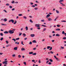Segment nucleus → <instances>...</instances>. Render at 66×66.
Here are the masks:
<instances>
[{
    "mask_svg": "<svg viewBox=\"0 0 66 66\" xmlns=\"http://www.w3.org/2000/svg\"><path fill=\"white\" fill-rule=\"evenodd\" d=\"M15 44H17L18 45H19V42L17 43V42H15Z\"/></svg>",
    "mask_w": 66,
    "mask_h": 66,
    "instance_id": "nucleus-23",
    "label": "nucleus"
},
{
    "mask_svg": "<svg viewBox=\"0 0 66 66\" xmlns=\"http://www.w3.org/2000/svg\"><path fill=\"white\" fill-rule=\"evenodd\" d=\"M52 49V47H50V49H49V50H51Z\"/></svg>",
    "mask_w": 66,
    "mask_h": 66,
    "instance_id": "nucleus-40",
    "label": "nucleus"
},
{
    "mask_svg": "<svg viewBox=\"0 0 66 66\" xmlns=\"http://www.w3.org/2000/svg\"><path fill=\"white\" fill-rule=\"evenodd\" d=\"M57 17L55 19H54V21H56V19H57Z\"/></svg>",
    "mask_w": 66,
    "mask_h": 66,
    "instance_id": "nucleus-58",
    "label": "nucleus"
},
{
    "mask_svg": "<svg viewBox=\"0 0 66 66\" xmlns=\"http://www.w3.org/2000/svg\"><path fill=\"white\" fill-rule=\"evenodd\" d=\"M30 36L31 37H33L35 36V35L34 34H31L30 35Z\"/></svg>",
    "mask_w": 66,
    "mask_h": 66,
    "instance_id": "nucleus-5",
    "label": "nucleus"
},
{
    "mask_svg": "<svg viewBox=\"0 0 66 66\" xmlns=\"http://www.w3.org/2000/svg\"><path fill=\"white\" fill-rule=\"evenodd\" d=\"M23 36H24V37H25L26 36V34L24 33H23Z\"/></svg>",
    "mask_w": 66,
    "mask_h": 66,
    "instance_id": "nucleus-27",
    "label": "nucleus"
},
{
    "mask_svg": "<svg viewBox=\"0 0 66 66\" xmlns=\"http://www.w3.org/2000/svg\"><path fill=\"white\" fill-rule=\"evenodd\" d=\"M37 29L38 30H40V28L39 27H38L37 28Z\"/></svg>",
    "mask_w": 66,
    "mask_h": 66,
    "instance_id": "nucleus-46",
    "label": "nucleus"
},
{
    "mask_svg": "<svg viewBox=\"0 0 66 66\" xmlns=\"http://www.w3.org/2000/svg\"><path fill=\"white\" fill-rule=\"evenodd\" d=\"M50 47H51V46H47V49H49L50 48Z\"/></svg>",
    "mask_w": 66,
    "mask_h": 66,
    "instance_id": "nucleus-18",
    "label": "nucleus"
},
{
    "mask_svg": "<svg viewBox=\"0 0 66 66\" xmlns=\"http://www.w3.org/2000/svg\"><path fill=\"white\" fill-rule=\"evenodd\" d=\"M18 15L19 16H22V14H19Z\"/></svg>",
    "mask_w": 66,
    "mask_h": 66,
    "instance_id": "nucleus-42",
    "label": "nucleus"
},
{
    "mask_svg": "<svg viewBox=\"0 0 66 66\" xmlns=\"http://www.w3.org/2000/svg\"><path fill=\"white\" fill-rule=\"evenodd\" d=\"M63 39H66V37H64L63 38Z\"/></svg>",
    "mask_w": 66,
    "mask_h": 66,
    "instance_id": "nucleus-38",
    "label": "nucleus"
},
{
    "mask_svg": "<svg viewBox=\"0 0 66 66\" xmlns=\"http://www.w3.org/2000/svg\"><path fill=\"white\" fill-rule=\"evenodd\" d=\"M32 42L34 43H36V41L35 40H34Z\"/></svg>",
    "mask_w": 66,
    "mask_h": 66,
    "instance_id": "nucleus-17",
    "label": "nucleus"
},
{
    "mask_svg": "<svg viewBox=\"0 0 66 66\" xmlns=\"http://www.w3.org/2000/svg\"><path fill=\"white\" fill-rule=\"evenodd\" d=\"M3 11H4V12H5V13H7V12L6 11V10H4Z\"/></svg>",
    "mask_w": 66,
    "mask_h": 66,
    "instance_id": "nucleus-35",
    "label": "nucleus"
},
{
    "mask_svg": "<svg viewBox=\"0 0 66 66\" xmlns=\"http://www.w3.org/2000/svg\"><path fill=\"white\" fill-rule=\"evenodd\" d=\"M56 31H60V29L58 28L55 30Z\"/></svg>",
    "mask_w": 66,
    "mask_h": 66,
    "instance_id": "nucleus-20",
    "label": "nucleus"
},
{
    "mask_svg": "<svg viewBox=\"0 0 66 66\" xmlns=\"http://www.w3.org/2000/svg\"><path fill=\"white\" fill-rule=\"evenodd\" d=\"M62 1H63V0H60L59 1V3H61L62 2Z\"/></svg>",
    "mask_w": 66,
    "mask_h": 66,
    "instance_id": "nucleus-22",
    "label": "nucleus"
},
{
    "mask_svg": "<svg viewBox=\"0 0 66 66\" xmlns=\"http://www.w3.org/2000/svg\"><path fill=\"white\" fill-rule=\"evenodd\" d=\"M3 38L2 37L1 38L0 40H3Z\"/></svg>",
    "mask_w": 66,
    "mask_h": 66,
    "instance_id": "nucleus-33",
    "label": "nucleus"
},
{
    "mask_svg": "<svg viewBox=\"0 0 66 66\" xmlns=\"http://www.w3.org/2000/svg\"><path fill=\"white\" fill-rule=\"evenodd\" d=\"M6 5L7 6H9V5H10V4H9V3H7L6 4Z\"/></svg>",
    "mask_w": 66,
    "mask_h": 66,
    "instance_id": "nucleus-41",
    "label": "nucleus"
},
{
    "mask_svg": "<svg viewBox=\"0 0 66 66\" xmlns=\"http://www.w3.org/2000/svg\"><path fill=\"white\" fill-rule=\"evenodd\" d=\"M50 53H51L52 54H53V52H52V51H51L50 52Z\"/></svg>",
    "mask_w": 66,
    "mask_h": 66,
    "instance_id": "nucleus-51",
    "label": "nucleus"
},
{
    "mask_svg": "<svg viewBox=\"0 0 66 66\" xmlns=\"http://www.w3.org/2000/svg\"><path fill=\"white\" fill-rule=\"evenodd\" d=\"M4 34H8L9 32L7 31H5L4 32Z\"/></svg>",
    "mask_w": 66,
    "mask_h": 66,
    "instance_id": "nucleus-6",
    "label": "nucleus"
},
{
    "mask_svg": "<svg viewBox=\"0 0 66 66\" xmlns=\"http://www.w3.org/2000/svg\"><path fill=\"white\" fill-rule=\"evenodd\" d=\"M35 26L36 27H40V24H35Z\"/></svg>",
    "mask_w": 66,
    "mask_h": 66,
    "instance_id": "nucleus-3",
    "label": "nucleus"
},
{
    "mask_svg": "<svg viewBox=\"0 0 66 66\" xmlns=\"http://www.w3.org/2000/svg\"><path fill=\"white\" fill-rule=\"evenodd\" d=\"M13 4V3H15V2H14V1H13L12 2H11Z\"/></svg>",
    "mask_w": 66,
    "mask_h": 66,
    "instance_id": "nucleus-47",
    "label": "nucleus"
},
{
    "mask_svg": "<svg viewBox=\"0 0 66 66\" xmlns=\"http://www.w3.org/2000/svg\"><path fill=\"white\" fill-rule=\"evenodd\" d=\"M23 64H24L25 65H27V63H26V62H23Z\"/></svg>",
    "mask_w": 66,
    "mask_h": 66,
    "instance_id": "nucleus-36",
    "label": "nucleus"
},
{
    "mask_svg": "<svg viewBox=\"0 0 66 66\" xmlns=\"http://www.w3.org/2000/svg\"><path fill=\"white\" fill-rule=\"evenodd\" d=\"M56 12L57 14H59V13H60V12H59V11H58L57 10H56Z\"/></svg>",
    "mask_w": 66,
    "mask_h": 66,
    "instance_id": "nucleus-11",
    "label": "nucleus"
},
{
    "mask_svg": "<svg viewBox=\"0 0 66 66\" xmlns=\"http://www.w3.org/2000/svg\"><path fill=\"white\" fill-rule=\"evenodd\" d=\"M33 52H31L29 53V54H33Z\"/></svg>",
    "mask_w": 66,
    "mask_h": 66,
    "instance_id": "nucleus-15",
    "label": "nucleus"
},
{
    "mask_svg": "<svg viewBox=\"0 0 66 66\" xmlns=\"http://www.w3.org/2000/svg\"><path fill=\"white\" fill-rule=\"evenodd\" d=\"M31 6L32 7H35V5H32Z\"/></svg>",
    "mask_w": 66,
    "mask_h": 66,
    "instance_id": "nucleus-61",
    "label": "nucleus"
},
{
    "mask_svg": "<svg viewBox=\"0 0 66 66\" xmlns=\"http://www.w3.org/2000/svg\"><path fill=\"white\" fill-rule=\"evenodd\" d=\"M22 34V33H20L19 35V36H21V35Z\"/></svg>",
    "mask_w": 66,
    "mask_h": 66,
    "instance_id": "nucleus-49",
    "label": "nucleus"
},
{
    "mask_svg": "<svg viewBox=\"0 0 66 66\" xmlns=\"http://www.w3.org/2000/svg\"><path fill=\"white\" fill-rule=\"evenodd\" d=\"M15 54H13L12 56H13V57H15Z\"/></svg>",
    "mask_w": 66,
    "mask_h": 66,
    "instance_id": "nucleus-50",
    "label": "nucleus"
},
{
    "mask_svg": "<svg viewBox=\"0 0 66 66\" xmlns=\"http://www.w3.org/2000/svg\"><path fill=\"white\" fill-rule=\"evenodd\" d=\"M23 18H24V19H27V18L26 17V16H24L23 17Z\"/></svg>",
    "mask_w": 66,
    "mask_h": 66,
    "instance_id": "nucleus-34",
    "label": "nucleus"
},
{
    "mask_svg": "<svg viewBox=\"0 0 66 66\" xmlns=\"http://www.w3.org/2000/svg\"><path fill=\"white\" fill-rule=\"evenodd\" d=\"M56 36H58V37H59V36H60V35L57 34L56 35Z\"/></svg>",
    "mask_w": 66,
    "mask_h": 66,
    "instance_id": "nucleus-12",
    "label": "nucleus"
},
{
    "mask_svg": "<svg viewBox=\"0 0 66 66\" xmlns=\"http://www.w3.org/2000/svg\"><path fill=\"white\" fill-rule=\"evenodd\" d=\"M38 9V8L37 7V8H35V10H37Z\"/></svg>",
    "mask_w": 66,
    "mask_h": 66,
    "instance_id": "nucleus-45",
    "label": "nucleus"
},
{
    "mask_svg": "<svg viewBox=\"0 0 66 66\" xmlns=\"http://www.w3.org/2000/svg\"><path fill=\"white\" fill-rule=\"evenodd\" d=\"M9 7L10 9H12V7L11 6H9Z\"/></svg>",
    "mask_w": 66,
    "mask_h": 66,
    "instance_id": "nucleus-55",
    "label": "nucleus"
},
{
    "mask_svg": "<svg viewBox=\"0 0 66 66\" xmlns=\"http://www.w3.org/2000/svg\"><path fill=\"white\" fill-rule=\"evenodd\" d=\"M29 45H32V42H30L29 43Z\"/></svg>",
    "mask_w": 66,
    "mask_h": 66,
    "instance_id": "nucleus-43",
    "label": "nucleus"
},
{
    "mask_svg": "<svg viewBox=\"0 0 66 66\" xmlns=\"http://www.w3.org/2000/svg\"><path fill=\"white\" fill-rule=\"evenodd\" d=\"M65 32H64V31H63L62 33V34H65Z\"/></svg>",
    "mask_w": 66,
    "mask_h": 66,
    "instance_id": "nucleus-29",
    "label": "nucleus"
},
{
    "mask_svg": "<svg viewBox=\"0 0 66 66\" xmlns=\"http://www.w3.org/2000/svg\"><path fill=\"white\" fill-rule=\"evenodd\" d=\"M48 21H51V20H52V19H51V18H48Z\"/></svg>",
    "mask_w": 66,
    "mask_h": 66,
    "instance_id": "nucleus-7",
    "label": "nucleus"
},
{
    "mask_svg": "<svg viewBox=\"0 0 66 66\" xmlns=\"http://www.w3.org/2000/svg\"><path fill=\"white\" fill-rule=\"evenodd\" d=\"M29 21L30 22H31V23H33V22L31 20H30Z\"/></svg>",
    "mask_w": 66,
    "mask_h": 66,
    "instance_id": "nucleus-21",
    "label": "nucleus"
},
{
    "mask_svg": "<svg viewBox=\"0 0 66 66\" xmlns=\"http://www.w3.org/2000/svg\"><path fill=\"white\" fill-rule=\"evenodd\" d=\"M12 22V23H14V20L13 19H11V20H9V22Z\"/></svg>",
    "mask_w": 66,
    "mask_h": 66,
    "instance_id": "nucleus-2",
    "label": "nucleus"
},
{
    "mask_svg": "<svg viewBox=\"0 0 66 66\" xmlns=\"http://www.w3.org/2000/svg\"><path fill=\"white\" fill-rule=\"evenodd\" d=\"M0 35H1V36H3V33H1Z\"/></svg>",
    "mask_w": 66,
    "mask_h": 66,
    "instance_id": "nucleus-39",
    "label": "nucleus"
},
{
    "mask_svg": "<svg viewBox=\"0 0 66 66\" xmlns=\"http://www.w3.org/2000/svg\"><path fill=\"white\" fill-rule=\"evenodd\" d=\"M18 57H19V58L21 57V55H19L18 56Z\"/></svg>",
    "mask_w": 66,
    "mask_h": 66,
    "instance_id": "nucleus-37",
    "label": "nucleus"
},
{
    "mask_svg": "<svg viewBox=\"0 0 66 66\" xmlns=\"http://www.w3.org/2000/svg\"><path fill=\"white\" fill-rule=\"evenodd\" d=\"M2 64L1 63H0V66H2Z\"/></svg>",
    "mask_w": 66,
    "mask_h": 66,
    "instance_id": "nucleus-64",
    "label": "nucleus"
},
{
    "mask_svg": "<svg viewBox=\"0 0 66 66\" xmlns=\"http://www.w3.org/2000/svg\"><path fill=\"white\" fill-rule=\"evenodd\" d=\"M30 3L31 5H33V3L31 2Z\"/></svg>",
    "mask_w": 66,
    "mask_h": 66,
    "instance_id": "nucleus-57",
    "label": "nucleus"
},
{
    "mask_svg": "<svg viewBox=\"0 0 66 66\" xmlns=\"http://www.w3.org/2000/svg\"><path fill=\"white\" fill-rule=\"evenodd\" d=\"M57 27H60L61 26V25H57Z\"/></svg>",
    "mask_w": 66,
    "mask_h": 66,
    "instance_id": "nucleus-44",
    "label": "nucleus"
},
{
    "mask_svg": "<svg viewBox=\"0 0 66 66\" xmlns=\"http://www.w3.org/2000/svg\"><path fill=\"white\" fill-rule=\"evenodd\" d=\"M63 66H66V64H63Z\"/></svg>",
    "mask_w": 66,
    "mask_h": 66,
    "instance_id": "nucleus-63",
    "label": "nucleus"
},
{
    "mask_svg": "<svg viewBox=\"0 0 66 66\" xmlns=\"http://www.w3.org/2000/svg\"><path fill=\"white\" fill-rule=\"evenodd\" d=\"M55 59L57 60H59V59L58 58L56 57Z\"/></svg>",
    "mask_w": 66,
    "mask_h": 66,
    "instance_id": "nucleus-62",
    "label": "nucleus"
},
{
    "mask_svg": "<svg viewBox=\"0 0 66 66\" xmlns=\"http://www.w3.org/2000/svg\"><path fill=\"white\" fill-rule=\"evenodd\" d=\"M42 26H43V27H47V26L45 25H42Z\"/></svg>",
    "mask_w": 66,
    "mask_h": 66,
    "instance_id": "nucleus-54",
    "label": "nucleus"
},
{
    "mask_svg": "<svg viewBox=\"0 0 66 66\" xmlns=\"http://www.w3.org/2000/svg\"><path fill=\"white\" fill-rule=\"evenodd\" d=\"M21 44L23 45H24V44H23V41L21 42Z\"/></svg>",
    "mask_w": 66,
    "mask_h": 66,
    "instance_id": "nucleus-48",
    "label": "nucleus"
},
{
    "mask_svg": "<svg viewBox=\"0 0 66 66\" xmlns=\"http://www.w3.org/2000/svg\"><path fill=\"white\" fill-rule=\"evenodd\" d=\"M10 45H6V47H9V46H10Z\"/></svg>",
    "mask_w": 66,
    "mask_h": 66,
    "instance_id": "nucleus-30",
    "label": "nucleus"
},
{
    "mask_svg": "<svg viewBox=\"0 0 66 66\" xmlns=\"http://www.w3.org/2000/svg\"><path fill=\"white\" fill-rule=\"evenodd\" d=\"M50 15L49 14H48L47 15L46 17V18H47V19H49V18H48V17H50Z\"/></svg>",
    "mask_w": 66,
    "mask_h": 66,
    "instance_id": "nucleus-4",
    "label": "nucleus"
},
{
    "mask_svg": "<svg viewBox=\"0 0 66 66\" xmlns=\"http://www.w3.org/2000/svg\"><path fill=\"white\" fill-rule=\"evenodd\" d=\"M17 48H18V47H15L14 48V50H17Z\"/></svg>",
    "mask_w": 66,
    "mask_h": 66,
    "instance_id": "nucleus-8",
    "label": "nucleus"
},
{
    "mask_svg": "<svg viewBox=\"0 0 66 66\" xmlns=\"http://www.w3.org/2000/svg\"><path fill=\"white\" fill-rule=\"evenodd\" d=\"M61 48L62 49H64V48L62 46L61 47Z\"/></svg>",
    "mask_w": 66,
    "mask_h": 66,
    "instance_id": "nucleus-52",
    "label": "nucleus"
},
{
    "mask_svg": "<svg viewBox=\"0 0 66 66\" xmlns=\"http://www.w3.org/2000/svg\"><path fill=\"white\" fill-rule=\"evenodd\" d=\"M61 21V22H66V21Z\"/></svg>",
    "mask_w": 66,
    "mask_h": 66,
    "instance_id": "nucleus-59",
    "label": "nucleus"
},
{
    "mask_svg": "<svg viewBox=\"0 0 66 66\" xmlns=\"http://www.w3.org/2000/svg\"><path fill=\"white\" fill-rule=\"evenodd\" d=\"M19 38H16V40H19Z\"/></svg>",
    "mask_w": 66,
    "mask_h": 66,
    "instance_id": "nucleus-31",
    "label": "nucleus"
},
{
    "mask_svg": "<svg viewBox=\"0 0 66 66\" xmlns=\"http://www.w3.org/2000/svg\"><path fill=\"white\" fill-rule=\"evenodd\" d=\"M36 53H35L32 54V55H36Z\"/></svg>",
    "mask_w": 66,
    "mask_h": 66,
    "instance_id": "nucleus-19",
    "label": "nucleus"
},
{
    "mask_svg": "<svg viewBox=\"0 0 66 66\" xmlns=\"http://www.w3.org/2000/svg\"><path fill=\"white\" fill-rule=\"evenodd\" d=\"M3 64H7V63H6L5 61H4L3 62Z\"/></svg>",
    "mask_w": 66,
    "mask_h": 66,
    "instance_id": "nucleus-10",
    "label": "nucleus"
},
{
    "mask_svg": "<svg viewBox=\"0 0 66 66\" xmlns=\"http://www.w3.org/2000/svg\"><path fill=\"white\" fill-rule=\"evenodd\" d=\"M49 61H50V62H53V60H52L50 59H49Z\"/></svg>",
    "mask_w": 66,
    "mask_h": 66,
    "instance_id": "nucleus-16",
    "label": "nucleus"
},
{
    "mask_svg": "<svg viewBox=\"0 0 66 66\" xmlns=\"http://www.w3.org/2000/svg\"><path fill=\"white\" fill-rule=\"evenodd\" d=\"M41 22H44V21H45V20H41Z\"/></svg>",
    "mask_w": 66,
    "mask_h": 66,
    "instance_id": "nucleus-32",
    "label": "nucleus"
},
{
    "mask_svg": "<svg viewBox=\"0 0 66 66\" xmlns=\"http://www.w3.org/2000/svg\"><path fill=\"white\" fill-rule=\"evenodd\" d=\"M4 21V22H6V21H7V19H4V20H3Z\"/></svg>",
    "mask_w": 66,
    "mask_h": 66,
    "instance_id": "nucleus-13",
    "label": "nucleus"
},
{
    "mask_svg": "<svg viewBox=\"0 0 66 66\" xmlns=\"http://www.w3.org/2000/svg\"><path fill=\"white\" fill-rule=\"evenodd\" d=\"M46 28H45L44 29L43 32H44V31H46Z\"/></svg>",
    "mask_w": 66,
    "mask_h": 66,
    "instance_id": "nucleus-24",
    "label": "nucleus"
},
{
    "mask_svg": "<svg viewBox=\"0 0 66 66\" xmlns=\"http://www.w3.org/2000/svg\"><path fill=\"white\" fill-rule=\"evenodd\" d=\"M1 24L2 26H7L6 24H3V23H2V24Z\"/></svg>",
    "mask_w": 66,
    "mask_h": 66,
    "instance_id": "nucleus-25",
    "label": "nucleus"
},
{
    "mask_svg": "<svg viewBox=\"0 0 66 66\" xmlns=\"http://www.w3.org/2000/svg\"><path fill=\"white\" fill-rule=\"evenodd\" d=\"M21 51H24L26 50L23 48H21Z\"/></svg>",
    "mask_w": 66,
    "mask_h": 66,
    "instance_id": "nucleus-9",
    "label": "nucleus"
},
{
    "mask_svg": "<svg viewBox=\"0 0 66 66\" xmlns=\"http://www.w3.org/2000/svg\"><path fill=\"white\" fill-rule=\"evenodd\" d=\"M38 62L39 63H41V62H40V60H39Z\"/></svg>",
    "mask_w": 66,
    "mask_h": 66,
    "instance_id": "nucleus-56",
    "label": "nucleus"
},
{
    "mask_svg": "<svg viewBox=\"0 0 66 66\" xmlns=\"http://www.w3.org/2000/svg\"><path fill=\"white\" fill-rule=\"evenodd\" d=\"M26 31H28V27L26 26L25 28Z\"/></svg>",
    "mask_w": 66,
    "mask_h": 66,
    "instance_id": "nucleus-14",
    "label": "nucleus"
},
{
    "mask_svg": "<svg viewBox=\"0 0 66 66\" xmlns=\"http://www.w3.org/2000/svg\"><path fill=\"white\" fill-rule=\"evenodd\" d=\"M6 44H7L8 43H9V42H8V41L6 40Z\"/></svg>",
    "mask_w": 66,
    "mask_h": 66,
    "instance_id": "nucleus-53",
    "label": "nucleus"
},
{
    "mask_svg": "<svg viewBox=\"0 0 66 66\" xmlns=\"http://www.w3.org/2000/svg\"><path fill=\"white\" fill-rule=\"evenodd\" d=\"M9 33L10 34H13L14 33V32L12 30H10L9 31Z\"/></svg>",
    "mask_w": 66,
    "mask_h": 66,
    "instance_id": "nucleus-1",
    "label": "nucleus"
},
{
    "mask_svg": "<svg viewBox=\"0 0 66 66\" xmlns=\"http://www.w3.org/2000/svg\"><path fill=\"white\" fill-rule=\"evenodd\" d=\"M12 40H14V42H16V39H12Z\"/></svg>",
    "mask_w": 66,
    "mask_h": 66,
    "instance_id": "nucleus-26",
    "label": "nucleus"
},
{
    "mask_svg": "<svg viewBox=\"0 0 66 66\" xmlns=\"http://www.w3.org/2000/svg\"><path fill=\"white\" fill-rule=\"evenodd\" d=\"M48 64L49 65H50L51 64V62H49L48 63Z\"/></svg>",
    "mask_w": 66,
    "mask_h": 66,
    "instance_id": "nucleus-60",
    "label": "nucleus"
},
{
    "mask_svg": "<svg viewBox=\"0 0 66 66\" xmlns=\"http://www.w3.org/2000/svg\"><path fill=\"white\" fill-rule=\"evenodd\" d=\"M17 23V21L16 20L15 21V22L14 23V24H16Z\"/></svg>",
    "mask_w": 66,
    "mask_h": 66,
    "instance_id": "nucleus-28",
    "label": "nucleus"
}]
</instances>
